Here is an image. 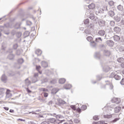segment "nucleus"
Segmentation results:
<instances>
[{"mask_svg":"<svg viewBox=\"0 0 124 124\" xmlns=\"http://www.w3.org/2000/svg\"><path fill=\"white\" fill-rule=\"evenodd\" d=\"M104 11H108V8L107 6L102 9L101 8H99L96 11L95 13L97 15L98 14H101L104 12Z\"/></svg>","mask_w":124,"mask_h":124,"instance_id":"1","label":"nucleus"},{"mask_svg":"<svg viewBox=\"0 0 124 124\" xmlns=\"http://www.w3.org/2000/svg\"><path fill=\"white\" fill-rule=\"evenodd\" d=\"M21 22H16L13 26V28H14L16 30H18V29L21 28Z\"/></svg>","mask_w":124,"mask_h":124,"instance_id":"2","label":"nucleus"},{"mask_svg":"<svg viewBox=\"0 0 124 124\" xmlns=\"http://www.w3.org/2000/svg\"><path fill=\"white\" fill-rule=\"evenodd\" d=\"M58 103H57V105H59L61 106V105H63V104H65V101L62 100V99L61 98L58 99Z\"/></svg>","mask_w":124,"mask_h":124,"instance_id":"3","label":"nucleus"},{"mask_svg":"<svg viewBox=\"0 0 124 124\" xmlns=\"http://www.w3.org/2000/svg\"><path fill=\"white\" fill-rule=\"evenodd\" d=\"M97 34L100 36H104L105 35V31L103 30H101L98 31Z\"/></svg>","mask_w":124,"mask_h":124,"instance_id":"4","label":"nucleus"},{"mask_svg":"<svg viewBox=\"0 0 124 124\" xmlns=\"http://www.w3.org/2000/svg\"><path fill=\"white\" fill-rule=\"evenodd\" d=\"M106 43L108 46H110V47H113L114 46V42L111 40H108L106 42Z\"/></svg>","mask_w":124,"mask_h":124,"instance_id":"5","label":"nucleus"},{"mask_svg":"<svg viewBox=\"0 0 124 124\" xmlns=\"http://www.w3.org/2000/svg\"><path fill=\"white\" fill-rule=\"evenodd\" d=\"M113 31L116 33H120V32H121V28H120L119 27H115L114 28Z\"/></svg>","mask_w":124,"mask_h":124,"instance_id":"6","label":"nucleus"},{"mask_svg":"<svg viewBox=\"0 0 124 124\" xmlns=\"http://www.w3.org/2000/svg\"><path fill=\"white\" fill-rule=\"evenodd\" d=\"M98 24L100 27H104V26H105V21L100 19L98 21Z\"/></svg>","mask_w":124,"mask_h":124,"instance_id":"7","label":"nucleus"},{"mask_svg":"<svg viewBox=\"0 0 124 124\" xmlns=\"http://www.w3.org/2000/svg\"><path fill=\"white\" fill-rule=\"evenodd\" d=\"M112 103H115V104H119L120 103V100L118 98H114L112 100Z\"/></svg>","mask_w":124,"mask_h":124,"instance_id":"8","label":"nucleus"},{"mask_svg":"<svg viewBox=\"0 0 124 124\" xmlns=\"http://www.w3.org/2000/svg\"><path fill=\"white\" fill-rule=\"evenodd\" d=\"M4 28V30L5 29V28H10V29H12L13 28V26H12V24H10L9 23H7L4 24V26H3Z\"/></svg>","mask_w":124,"mask_h":124,"instance_id":"9","label":"nucleus"},{"mask_svg":"<svg viewBox=\"0 0 124 124\" xmlns=\"http://www.w3.org/2000/svg\"><path fill=\"white\" fill-rule=\"evenodd\" d=\"M114 20L116 21V22H120L121 21V16H114Z\"/></svg>","mask_w":124,"mask_h":124,"instance_id":"10","label":"nucleus"},{"mask_svg":"<svg viewBox=\"0 0 124 124\" xmlns=\"http://www.w3.org/2000/svg\"><path fill=\"white\" fill-rule=\"evenodd\" d=\"M101 57V55H100V52H96L94 55V58H96V59H100V57Z\"/></svg>","mask_w":124,"mask_h":124,"instance_id":"11","label":"nucleus"},{"mask_svg":"<svg viewBox=\"0 0 124 124\" xmlns=\"http://www.w3.org/2000/svg\"><path fill=\"white\" fill-rule=\"evenodd\" d=\"M58 92L59 89H58V88H53L51 90V93L52 94H56V93H58Z\"/></svg>","mask_w":124,"mask_h":124,"instance_id":"12","label":"nucleus"},{"mask_svg":"<svg viewBox=\"0 0 124 124\" xmlns=\"http://www.w3.org/2000/svg\"><path fill=\"white\" fill-rule=\"evenodd\" d=\"M0 31H3L4 33H5V34H7V35H8V34H9V32H5L4 27L3 26H0Z\"/></svg>","mask_w":124,"mask_h":124,"instance_id":"13","label":"nucleus"},{"mask_svg":"<svg viewBox=\"0 0 124 124\" xmlns=\"http://www.w3.org/2000/svg\"><path fill=\"white\" fill-rule=\"evenodd\" d=\"M42 66L43 67H48V63L45 61H43L41 62Z\"/></svg>","mask_w":124,"mask_h":124,"instance_id":"14","label":"nucleus"},{"mask_svg":"<svg viewBox=\"0 0 124 124\" xmlns=\"http://www.w3.org/2000/svg\"><path fill=\"white\" fill-rule=\"evenodd\" d=\"M48 123H51V124H54V123H56V121L57 120L55 118H49L48 119Z\"/></svg>","mask_w":124,"mask_h":124,"instance_id":"15","label":"nucleus"},{"mask_svg":"<svg viewBox=\"0 0 124 124\" xmlns=\"http://www.w3.org/2000/svg\"><path fill=\"white\" fill-rule=\"evenodd\" d=\"M113 39H114V41H116L118 42V41H120V36H119L117 35H115L113 36Z\"/></svg>","mask_w":124,"mask_h":124,"instance_id":"16","label":"nucleus"},{"mask_svg":"<svg viewBox=\"0 0 124 124\" xmlns=\"http://www.w3.org/2000/svg\"><path fill=\"white\" fill-rule=\"evenodd\" d=\"M121 109H122V108H121L120 107H116L114 108L115 113H119V112H120V111H121Z\"/></svg>","mask_w":124,"mask_h":124,"instance_id":"17","label":"nucleus"},{"mask_svg":"<svg viewBox=\"0 0 124 124\" xmlns=\"http://www.w3.org/2000/svg\"><path fill=\"white\" fill-rule=\"evenodd\" d=\"M35 54H36L37 56H41V54H42V51L39 49H38L35 51Z\"/></svg>","mask_w":124,"mask_h":124,"instance_id":"18","label":"nucleus"},{"mask_svg":"<svg viewBox=\"0 0 124 124\" xmlns=\"http://www.w3.org/2000/svg\"><path fill=\"white\" fill-rule=\"evenodd\" d=\"M110 54H111V53L109 51L107 50H105L104 51V55H105V56H110Z\"/></svg>","mask_w":124,"mask_h":124,"instance_id":"19","label":"nucleus"},{"mask_svg":"<svg viewBox=\"0 0 124 124\" xmlns=\"http://www.w3.org/2000/svg\"><path fill=\"white\" fill-rule=\"evenodd\" d=\"M6 80H7V77L5 76V75H3L1 77V80L2 82H4V83H5Z\"/></svg>","mask_w":124,"mask_h":124,"instance_id":"20","label":"nucleus"},{"mask_svg":"<svg viewBox=\"0 0 124 124\" xmlns=\"http://www.w3.org/2000/svg\"><path fill=\"white\" fill-rule=\"evenodd\" d=\"M108 15L110 17H114V16H115V12L112 10H110L108 12Z\"/></svg>","mask_w":124,"mask_h":124,"instance_id":"21","label":"nucleus"},{"mask_svg":"<svg viewBox=\"0 0 124 124\" xmlns=\"http://www.w3.org/2000/svg\"><path fill=\"white\" fill-rule=\"evenodd\" d=\"M117 8L119 11H123V10H124V6L122 5H119L117 6Z\"/></svg>","mask_w":124,"mask_h":124,"instance_id":"22","label":"nucleus"},{"mask_svg":"<svg viewBox=\"0 0 124 124\" xmlns=\"http://www.w3.org/2000/svg\"><path fill=\"white\" fill-rule=\"evenodd\" d=\"M36 70H37V71H38V72L40 74H42V72H41V71H40V69H41V66H40V65H39V66L36 65Z\"/></svg>","mask_w":124,"mask_h":124,"instance_id":"23","label":"nucleus"},{"mask_svg":"<svg viewBox=\"0 0 124 124\" xmlns=\"http://www.w3.org/2000/svg\"><path fill=\"white\" fill-rule=\"evenodd\" d=\"M90 45L92 48H95L96 46V43L94 41L91 42Z\"/></svg>","mask_w":124,"mask_h":124,"instance_id":"24","label":"nucleus"},{"mask_svg":"<svg viewBox=\"0 0 124 124\" xmlns=\"http://www.w3.org/2000/svg\"><path fill=\"white\" fill-rule=\"evenodd\" d=\"M64 88H65V90H70L71 89V85L70 84H67L64 85Z\"/></svg>","mask_w":124,"mask_h":124,"instance_id":"25","label":"nucleus"},{"mask_svg":"<svg viewBox=\"0 0 124 124\" xmlns=\"http://www.w3.org/2000/svg\"><path fill=\"white\" fill-rule=\"evenodd\" d=\"M6 49V46L5 45V44L2 43L1 46V51H5Z\"/></svg>","mask_w":124,"mask_h":124,"instance_id":"26","label":"nucleus"},{"mask_svg":"<svg viewBox=\"0 0 124 124\" xmlns=\"http://www.w3.org/2000/svg\"><path fill=\"white\" fill-rule=\"evenodd\" d=\"M38 118H39L40 121H46V120L45 117H44V116L41 115H39L38 116Z\"/></svg>","mask_w":124,"mask_h":124,"instance_id":"27","label":"nucleus"},{"mask_svg":"<svg viewBox=\"0 0 124 124\" xmlns=\"http://www.w3.org/2000/svg\"><path fill=\"white\" fill-rule=\"evenodd\" d=\"M114 79H115V80H121V76L116 73L114 77Z\"/></svg>","mask_w":124,"mask_h":124,"instance_id":"28","label":"nucleus"},{"mask_svg":"<svg viewBox=\"0 0 124 124\" xmlns=\"http://www.w3.org/2000/svg\"><path fill=\"white\" fill-rule=\"evenodd\" d=\"M8 76H10V77H12V76H14L15 75V73L14 72L10 71L8 73Z\"/></svg>","mask_w":124,"mask_h":124,"instance_id":"29","label":"nucleus"},{"mask_svg":"<svg viewBox=\"0 0 124 124\" xmlns=\"http://www.w3.org/2000/svg\"><path fill=\"white\" fill-rule=\"evenodd\" d=\"M95 7V6L94 5V4L91 3L89 5H88V8L89 9H93Z\"/></svg>","mask_w":124,"mask_h":124,"instance_id":"30","label":"nucleus"},{"mask_svg":"<svg viewBox=\"0 0 124 124\" xmlns=\"http://www.w3.org/2000/svg\"><path fill=\"white\" fill-rule=\"evenodd\" d=\"M117 73V72L111 73L109 76V78H115V76Z\"/></svg>","mask_w":124,"mask_h":124,"instance_id":"31","label":"nucleus"},{"mask_svg":"<svg viewBox=\"0 0 124 124\" xmlns=\"http://www.w3.org/2000/svg\"><path fill=\"white\" fill-rule=\"evenodd\" d=\"M38 77V73H35L34 75V78L36 79L35 81L32 80L33 83H36L37 82V79L36 78V77Z\"/></svg>","mask_w":124,"mask_h":124,"instance_id":"32","label":"nucleus"},{"mask_svg":"<svg viewBox=\"0 0 124 124\" xmlns=\"http://www.w3.org/2000/svg\"><path fill=\"white\" fill-rule=\"evenodd\" d=\"M65 79L62 78L59 79V83L60 84H64L65 83Z\"/></svg>","mask_w":124,"mask_h":124,"instance_id":"33","label":"nucleus"},{"mask_svg":"<svg viewBox=\"0 0 124 124\" xmlns=\"http://www.w3.org/2000/svg\"><path fill=\"white\" fill-rule=\"evenodd\" d=\"M25 84L27 86H30V85H31V81L29 80V78H27L25 79Z\"/></svg>","mask_w":124,"mask_h":124,"instance_id":"34","label":"nucleus"},{"mask_svg":"<svg viewBox=\"0 0 124 124\" xmlns=\"http://www.w3.org/2000/svg\"><path fill=\"white\" fill-rule=\"evenodd\" d=\"M84 32L86 34H91V30L89 28H87L85 30Z\"/></svg>","mask_w":124,"mask_h":124,"instance_id":"35","label":"nucleus"},{"mask_svg":"<svg viewBox=\"0 0 124 124\" xmlns=\"http://www.w3.org/2000/svg\"><path fill=\"white\" fill-rule=\"evenodd\" d=\"M8 59H9V60H13V59H14V55L12 54H9L8 56Z\"/></svg>","mask_w":124,"mask_h":124,"instance_id":"36","label":"nucleus"},{"mask_svg":"<svg viewBox=\"0 0 124 124\" xmlns=\"http://www.w3.org/2000/svg\"><path fill=\"white\" fill-rule=\"evenodd\" d=\"M96 42L101 43L102 42V39L101 37H98L95 39Z\"/></svg>","mask_w":124,"mask_h":124,"instance_id":"37","label":"nucleus"},{"mask_svg":"<svg viewBox=\"0 0 124 124\" xmlns=\"http://www.w3.org/2000/svg\"><path fill=\"white\" fill-rule=\"evenodd\" d=\"M17 62H18V63H19V64H22V63L24 62V59H23L22 58L19 59L17 60Z\"/></svg>","mask_w":124,"mask_h":124,"instance_id":"38","label":"nucleus"},{"mask_svg":"<svg viewBox=\"0 0 124 124\" xmlns=\"http://www.w3.org/2000/svg\"><path fill=\"white\" fill-rule=\"evenodd\" d=\"M47 82H48V79L45 78L41 80V84H44V83H47Z\"/></svg>","mask_w":124,"mask_h":124,"instance_id":"39","label":"nucleus"},{"mask_svg":"<svg viewBox=\"0 0 124 124\" xmlns=\"http://www.w3.org/2000/svg\"><path fill=\"white\" fill-rule=\"evenodd\" d=\"M16 34L17 37H18V38H19V37H21V36H22V32L18 31L17 32Z\"/></svg>","mask_w":124,"mask_h":124,"instance_id":"40","label":"nucleus"},{"mask_svg":"<svg viewBox=\"0 0 124 124\" xmlns=\"http://www.w3.org/2000/svg\"><path fill=\"white\" fill-rule=\"evenodd\" d=\"M124 61V59L123 58H120L117 59V62H121V63H122Z\"/></svg>","mask_w":124,"mask_h":124,"instance_id":"41","label":"nucleus"},{"mask_svg":"<svg viewBox=\"0 0 124 124\" xmlns=\"http://www.w3.org/2000/svg\"><path fill=\"white\" fill-rule=\"evenodd\" d=\"M108 5H110V6H113V5L115 4V2L113 0H110L108 1Z\"/></svg>","mask_w":124,"mask_h":124,"instance_id":"42","label":"nucleus"},{"mask_svg":"<svg viewBox=\"0 0 124 124\" xmlns=\"http://www.w3.org/2000/svg\"><path fill=\"white\" fill-rule=\"evenodd\" d=\"M94 27V25L93 23H91L90 25H88L87 27L89 29H93V27Z\"/></svg>","mask_w":124,"mask_h":124,"instance_id":"43","label":"nucleus"},{"mask_svg":"<svg viewBox=\"0 0 124 124\" xmlns=\"http://www.w3.org/2000/svg\"><path fill=\"white\" fill-rule=\"evenodd\" d=\"M104 118L106 119H110V118H112V115H104Z\"/></svg>","mask_w":124,"mask_h":124,"instance_id":"44","label":"nucleus"},{"mask_svg":"<svg viewBox=\"0 0 124 124\" xmlns=\"http://www.w3.org/2000/svg\"><path fill=\"white\" fill-rule=\"evenodd\" d=\"M104 70H105L106 72H108V71H109V70H110V67L108 66H107V67H105L104 68Z\"/></svg>","mask_w":124,"mask_h":124,"instance_id":"45","label":"nucleus"},{"mask_svg":"<svg viewBox=\"0 0 124 124\" xmlns=\"http://www.w3.org/2000/svg\"><path fill=\"white\" fill-rule=\"evenodd\" d=\"M89 18L91 20H93V19H94V15L91 14L89 16Z\"/></svg>","mask_w":124,"mask_h":124,"instance_id":"46","label":"nucleus"},{"mask_svg":"<svg viewBox=\"0 0 124 124\" xmlns=\"http://www.w3.org/2000/svg\"><path fill=\"white\" fill-rule=\"evenodd\" d=\"M119 51L120 52H124V45H122L120 46L119 48Z\"/></svg>","mask_w":124,"mask_h":124,"instance_id":"47","label":"nucleus"},{"mask_svg":"<svg viewBox=\"0 0 124 124\" xmlns=\"http://www.w3.org/2000/svg\"><path fill=\"white\" fill-rule=\"evenodd\" d=\"M56 83H57V80H56L55 79H53L50 81V84H51L52 85L56 84Z\"/></svg>","mask_w":124,"mask_h":124,"instance_id":"48","label":"nucleus"},{"mask_svg":"<svg viewBox=\"0 0 124 124\" xmlns=\"http://www.w3.org/2000/svg\"><path fill=\"white\" fill-rule=\"evenodd\" d=\"M93 119L94 121H98V120H99V117H98V116L95 115L93 117Z\"/></svg>","mask_w":124,"mask_h":124,"instance_id":"49","label":"nucleus"},{"mask_svg":"<svg viewBox=\"0 0 124 124\" xmlns=\"http://www.w3.org/2000/svg\"><path fill=\"white\" fill-rule=\"evenodd\" d=\"M109 25L111 26V27H114V26H115V21L113 20L110 21Z\"/></svg>","mask_w":124,"mask_h":124,"instance_id":"50","label":"nucleus"},{"mask_svg":"<svg viewBox=\"0 0 124 124\" xmlns=\"http://www.w3.org/2000/svg\"><path fill=\"white\" fill-rule=\"evenodd\" d=\"M85 25H88L90 23V20L89 19H86L84 21Z\"/></svg>","mask_w":124,"mask_h":124,"instance_id":"51","label":"nucleus"},{"mask_svg":"<svg viewBox=\"0 0 124 124\" xmlns=\"http://www.w3.org/2000/svg\"><path fill=\"white\" fill-rule=\"evenodd\" d=\"M81 110H82L83 111H85V110H86L87 109V106L86 105H83L81 107Z\"/></svg>","mask_w":124,"mask_h":124,"instance_id":"52","label":"nucleus"},{"mask_svg":"<svg viewBox=\"0 0 124 124\" xmlns=\"http://www.w3.org/2000/svg\"><path fill=\"white\" fill-rule=\"evenodd\" d=\"M93 37L92 36H88L87 37V40H88V41L91 42L92 41V40H93Z\"/></svg>","mask_w":124,"mask_h":124,"instance_id":"53","label":"nucleus"},{"mask_svg":"<svg viewBox=\"0 0 124 124\" xmlns=\"http://www.w3.org/2000/svg\"><path fill=\"white\" fill-rule=\"evenodd\" d=\"M4 93V88H0V94Z\"/></svg>","mask_w":124,"mask_h":124,"instance_id":"54","label":"nucleus"},{"mask_svg":"<svg viewBox=\"0 0 124 124\" xmlns=\"http://www.w3.org/2000/svg\"><path fill=\"white\" fill-rule=\"evenodd\" d=\"M18 47V44H15L13 45V48L15 50H16V49H17Z\"/></svg>","mask_w":124,"mask_h":124,"instance_id":"55","label":"nucleus"},{"mask_svg":"<svg viewBox=\"0 0 124 124\" xmlns=\"http://www.w3.org/2000/svg\"><path fill=\"white\" fill-rule=\"evenodd\" d=\"M26 25L27 26H31V25H32V23H31V21H27L26 22Z\"/></svg>","mask_w":124,"mask_h":124,"instance_id":"56","label":"nucleus"},{"mask_svg":"<svg viewBox=\"0 0 124 124\" xmlns=\"http://www.w3.org/2000/svg\"><path fill=\"white\" fill-rule=\"evenodd\" d=\"M55 117H56V119H61V118H62V116L61 115H60V114L57 115V114H56V115Z\"/></svg>","mask_w":124,"mask_h":124,"instance_id":"57","label":"nucleus"},{"mask_svg":"<svg viewBox=\"0 0 124 124\" xmlns=\"http://www.w3.org/2000/svg\"><path fill=\"white\" fill-rule=\"evenodd\" d=\"M74 122L75 124H78V123H80V120H78V119H75Z\"/></svg>","mask_w":124,"mask_h":124,"instance_id":"58","label":"nucleus"},{"mask_svg":"<svg viewBox=\"0 0 124 124\" xmlns=\"http://www.w3.org/2000/svg\"><path fill=\"white\" fill-rule=\"evenodd\" d=\"M119 120H120L119 118H115L111 122L112 123V124H114V123L118 122Z\"/></svg>","mask_w":124,"mask_h":124,"instance_id":"59","label":"nucleus"},{"mask_svg":"<svg viewBox=\"0 0 124 124\" xmlns=\"http://www.w3.org/2000/svg\"><path fill=\"white\" fill-rule=\"evenodd\" d=\"M16 31L15 30H12L11 31V34L12 35H15V34H16Z\"/></svg>","mask_w":124,"mask_h":124,"instance_id":"60","label":"nucleus"},{"mask_svg":"<svg viewBox=\"0 0 124 124\" xmlns=\"http://www.w3.org/2000/svg\"><path fill=\"white\" fill-rule=\"evenodd\" d=\"M98 124H107V123H105V121H102L98 122Z\"/></svg>","mask_w":124,"mask_h":124,"instance_id":"61","label":"nucleus"},{"mask_svg":"<svg viewBox=\"0 0 124 124\" xmlns=\"http://www.w3.org/2000/svg\"><path fill=\"white\" fill-rule=\"evenodd\" d=\"M41 91L42 92H47L48 91V89L46 88H41Z\"/></svg>","mask_w":124,"mask_h":124,"instance_id":"62","label":"nucleus"},{"mask_svg":"<svg viewBox=\"0 0 124 124\" xmlns=\"http://www.w3.org/2000/svg\"><path fill=\"white\" fill-rule=\"evenodd\" d=\"M121 85H124V78H122L121 81H120Z\"/></svg>","mask_w":124,"mask_h":124,"instance_id":"63","label":"nucleus"},{"mask_svg":"<svg viewBox=\"0 0 124 124\" xmlns=\"http://www.w3.org/2000/svg\"><path fill=\"white\" fill-rule=\"evenodd\" d=\"M41 124H49V122L44 121L42 122Z\"/></svg>","mask_w":124,"mask_h":124,"instance_id":"64","label":"nucleus"}]
</instances>
